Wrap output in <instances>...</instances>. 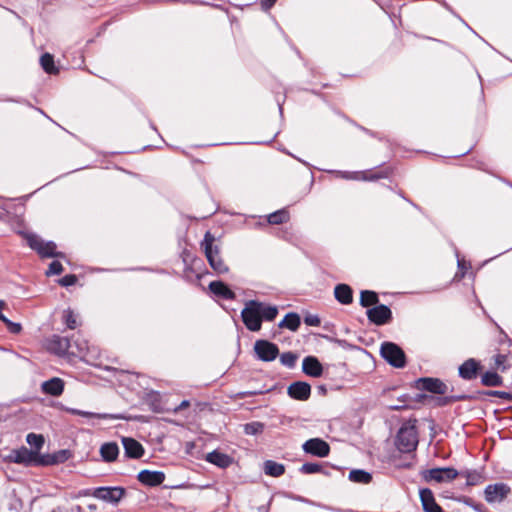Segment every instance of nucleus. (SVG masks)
<instances>
[{
	"mask_svg": "<svg viewBox=\"0 0 512 512\" xmlns=\"http://www.w3.org/2000/svg\"><path fill=\"white\" fill-rule=\"evenodd\" d=\"M278 314V308L264 302L249 300L241 312L244 325L250 331L256 332L261 329L262 321H273Z\"/></svg>",
	"mask_w": 512,
	"mask_h": 512,
	"instance_id": "obj_1",
	"label": "nucleus"
},
{
	"mask_svg": "<svg viewBox=\"0 0 512 512\" xmlns=\"http://www.w3.org/2000/svg\"><path fill=\"white\" fill-rule=\"evenodd\" d=\"M214 241V236L210 232H206L202 242L205 256L213 270L217 273H226L228 271V267L220 257L218 248L213 245Z\"/></svg>",
	"mask_w": 512,
	"mask_h": 512,
	"instance_id": "obj_2",
	"label": "nucleus"
},
{
	"mask_svg": "<svg viewBox=\"0 0 512 512\" xmlns=\"http://www.w3.org/2000/svg\"><path fill=\"white\" fill-rule=\"evenodd\" d=\"M418 445V435L416 427L413 424H405L398 431L396 446L399 451L404 453L412 452Z\"/></svg>",
	"mask_w": 512,
	"mask_h": 512,
	"instance_id": "obj_3",
	"label": "nucleus"
},
{
	"mask_svg": "<svg viewBox=\"0 0 512 512\" xmlns=\"http://www.w3.org/2000/svg\"><path fill=\"white\" fill-rule=\"evenodd\" d=\"M458 471L451 467L424 470L421 475L426 482L448 483L458 476Z\"/></svg>",
	"mask_w": 512,
	"mask_h": 512,
	"instance_id": "obj_4",
	"label": "nucleus"
},
{
	"mask_svg": "<svg viewBox=\"0 0 512 512\" xmlns=\"http://www.w3.org/2000/svg\"><path fill=\"white\" fill-rule=\"evenodd\" d=\"M28 245L36 250L42 257H62L61 253L56 252L55 243L48 241L44 242L41 238L34 234H26L25 236Z\"/></svg>",
	"mask_w": 512,
	"mask_h": 512,
	"instance_id": "obj_5",
	"label": "nucleus"
},
{
	"mask_svg": "<svg viewBox=\"0 0 512 512\" xmlns=\"http://www.w3.org/2000/svg\"><path fill=\"white\" fill-rule=\"evenodd\" d=\"M381 355L389 364L396 368H402L405 365V354L402 349L394 343H383L381 346Z\"/></svg>",
	"mask_w": 512,
	"mask_h": 512,
	"instance_id": "obj_6",
	"label": "nucleus"
},
{
	"mask_svg": "<svg viewBox=\"0 0 512 512\" xmlns=\"http://www.w3.org/2000/svg\"><path fill=\"white\" fill-rule=\"evenodd\" d=\"M92 495L104 502L117 504L124 496V489L121 487H99L93 491Z\"/></svg>",
	"mask_w": 512,
	"mask_h": 512,
	"instance_id": "obj_7",
	"label": "nucleus"
},
{
	"mask_svg": "<svg viewBox=\"0 0 512 512\" xmlns=\"http://www.w3.org/2000/svg\"><path fill=\"white\" fill-rule=\"evenodd\" d=\"M254 350L262 361H272L276 359L279 354L278 347L266 340H258L254 344Z\"/></svg>",
	"mask_w": 512,
	"mask_h": 512,
	"instance_id": "obj_8",
	"label": "nucleus"
},
{
	"mask_svg": "<svg viewBox=\"0 0 512 512\" xmlns=\"http://www.w3.org/2000/svg\"><path fill=\"white\" fill-rule=\"evenodd\" d=\"M302 448L306 453L320 458L328 456L330 452L329 444L320 438H312L307 440L303 444Z\"/></svg>",
	"mask_w": 512,
	"mask_h": 512,
	"instance_id": "obj_9",
	"label": "nucleus"
},
{
	"mask_svg": "<svg viewBox=\"0 0 512 512\" xmlns=\"http://www.w3.org/2000/svg\"><path fill=\"white\" fill-rule=\"evenodd\" d=\"M41 456L37 451L29 450L26 447H22L16 450L13 454V460L15 463L30 465H40Z\"/></svg>",
	"mask_w": 512,
	"mask_h": 512,
	"instance_id": "obj_10",
	"label": "nucleus"
},
{
	"mask_svg": "<svg viewBox=\"0 0 512 512\" xmlns=\"http://www.w3.org/2000/svg\"><path fill=\"white\" fill-rule=\"evenodd\" d=\"M510 492V488L504 483L489 485L485 489V499L489 503L503 501Z\"/></svg>",
	"mask_w": 512,
	"mask_h": 512,
	"instance_id": "obj_11",
	"label": "nucleus"
},
{
	"mask_svg": "<svg viewBox=\"0 0 512 512\" xmlns=\"http://www.w3.org/2000/svg\"><path fill=\"white\" fill-rule=\"evenodd\" d=\"M368 319L376 325H383L391 318V310L386 305H377L367 311Z\"/></svg>",
	"mask_w": 512,
	"mask_h": 512,
	"instance_id": "obj_12",
	"label": "nucleus"
},
{
	"mask_svg": "<svg viewBox=\"0 0 512 512\" xmlns=\"http://www.w3.org/2000/svg\"><path fill=\"white\" fill-rule=\"evenodd\" d=\"M45 347L50 352L63 355L68 351L70 342L68 338L53 335L45 341Z\"/></svg>",
	"mask_w": 512,
	"mask_h": 512,
	"instance_id": "obj_13",
	"label": "nucleus"
},
{
	"mask_svg": "<svg viewBox=\"0 0 512 512\" xmlns=\"http://www.w3.org/2000/svg\"><path fill=\"white\" fill-rule=\"evenodd\" d=\"M288 395L296 400L304 401L310 397L311 386L303 381H297L288 386Z\"/></svg>",
	"mask_w": 512,
	"mask_h": 512,
	"instance_id": "obj_14",
	"label": "nucleus"
},
{
	"mask_svg": "<svg viewBox=\"0 0 512 512\" xmlns=\"http://www.w3.org/2000/svg\"><path fill=\"white\" fill-rule=\"evenodd\" d=\"M417 388L427 390L436 394H445L447 386L439 379L421 378L417 381Z\"/></svg>",
	"mask_w": 512,
	"mask_h": 512,
	"instance_id": "obj_15",
	"label": "nucleus"
},
{
	"mask_svg": "<svg viewBox=\"0 0 512 512\" xmlns=\"http://www.w3.org/2000/svg\"><path fill=\"white\" fill-rule=\"evenodd\" d=\"M303 372L313 378H319L323 374V366L314 356H307L302 362Z\"/></svg>",
	"mask_w": 512,
	"mask_h": 512,
	"instance_id": "obj_16",
	"label": "nucleus"
},
{
	"mask_svg": "<svg viewBox=\"0 0 512 512\" xmlns=\"http://www.w3.org/2000/svg\"><path fill=\"white\" fill-rule=\"evenodd\" d=\"M72 456L71 452L67 449L59 450L52 454H45L41 456L40 465L48 466L64 463Z\"/></svg>",
	"mask_w": 512,
	"mask_h": 512,
	"instance_id": "obj_17",
	"label": "nucleus"
},
{
	"mask_svg": "<svg viewBox=\"0 0 512 512\" xmlns=\"http://www.w3.org/2000/svg\"><path fill=\"white\" fill-rule=\"evenodd\" d=\"M165 479V475L160 471L143 470L138 474V480L149 486L160 485Z\"/></svg>",
	"mask_w": 512,
	"mask_h": 512,
	"instance_id": "obj_18",
	"label": "nucleus"
},
{
	"mask_svg": "<svg viewBox=\"0 0 512 512\" xmlns=\"http://www.w3.org/2000/svg\"><path fill=\"white\" fill-rule=\"evenodd\" d=\"M420 499L425 512H442L441 507L436 503L433 493L429 489L420 491Z\"/></svg>",
	"mask_w": 512,
	"mask_h": 512,
	"instance_id": "obj_19",
	"label": "nucleus"
},
{
	"mask_svg": "<svg viewBox=\"0 0 512 512\" xmlns=\"http://www.w3.org/2000/svg\"><path fill=\"white\" fill-rule=\"evenodd\" d=\"M42 391L52 396H60L64 390V381L58 377H54L45 381L41 385Z\"/></svg>",
	"mask_w": 512,
	"mask_h": 512,
	"instance_id": "obj_20",
	"label": "nucleus"
},
{
	"mask_svg": "<svg viewBox=\"0 0 512 512\" xmlns=\"http://www.w3.org/2000/svg\"><path fill=\"white\" fill-rule=\"evenodd\" d=\"M122 443L127 456L132 458H139L142 456L144 450L142 445L138 441L132 438L124 437L122 439Z\"/></svg>",
	"mask_w": 512,
	"mask_h": 512,
	"instance_id": "obj_21",
	"label": "nucleus"
},
{
	"mask_svg": "<svg viewBox=\"0 0 512 512\" xmlns=\"http://www.w3.org/2000/svg\"><path fill=\"white\" fill-rule=\"evenodd\" d=\"M479 368V363L475 359L466 360L459 367V375L466 380H470L476 377Z\"/></svg>",
	"mask_w": 512,
	"mask_h": 512,
	"instance_id": "obj_22",
	"label": "nucleus"
},
{
	"mask_svg": "<svg viewBox=\"0 0 512 512\" xmlns=\"http://www.w3.org/2000/svg\"><path fill=\"white\" fill-rule=\"evenodd\" d=\"M334 295L341 304L348 305L353 301L352 289L346 284H338L334 289Z\"/></svg>",
	"mask_w": 512,
	"mask_h": 512,
	"instance_id": "obj_23",
	"label": "nucleus"
},
{
	"mask_svg": "<svg viewBox=\"0 0 512 512\" xmlns=\"http://www.w3.org/2000/svg\"><path fill=\"white\" fill-rule=\"evenodd\" d=\"M208 462L220 467V468H226L231 465L232 458L229 457L227 454L213 451L206 455L205 458Z\"/></svg>",
	"mask_w": 512,
	"mask_h": 512,
	"instance_id": "obj_24",
	"label": "nucleus"
},
{
	"mask_svg": "<svg viewBox=\"0 0 512 512\" xmlns=\"http://www.w3.org/2000/svg\"><path fill=\"white\" fill-rule=\"evenodd\" d=\"M212 293L224 299H234L235 293L223 282L213 281L209 284Z\"/></svg>",
	"mask_w": 512,
	"mask_h": 512,
	"instance_id": "obj_25",
	"label": "nucleus"
},
{
	"mask_svg": "<svg viewBox=\"0 0 512 512\" xmlns=\"http://www.w3.org/2000/svg\"><path fill=\"white\" fill-rule=\"evenodd\" d=\"M263 470L266 475L272 477H279L284 474L285 467L283 464L277 463L272 460H267L264 462Z\"/></svg>",
	"mask_w": 512,
	"mask_h": 512,
	"instance_id": "obj_26",
	"label": "nucleus"
},
{
	"mask_svg": "<svg viewBox=\"0 0 512 512\" xmlns=\"http://www.w3.org/2000/svg\"><path fill=\"white\" fill-rule=\"evenodd\" d=\"M100 453L105 461H114L119 453V448L115 443H106L101 446Z\"/></svg>",
	"mask_w": 512,
	"mask_h": 512,
	"instance_id": "obj_27",
	"label": "nucleus"
},
{
	"mask_svg": "<svg viewBox=\"0 0 512 512\" xmlns=\"http://www.w3.org/2000/svg\"><path fill=\"white\" fill-rule=\"evenodd\" d=\"M278 326L280 328H287L291 331H296L300 326V317L296 313H288Z\"/></svg>",
	"mask_w": 512,
	"mask_h": 512,
	"instance_id": "obj_28",
	"label": "nucleus"
},
{
	"mask_svg": "<svg viewBox=\"0 0 512 512\" xmlns=\"http://www.w3.org/2000/svg\"><path fill=\"white\" fill-rule=\"evenodd\" d=\"M66 411L71 414H74V415H79V416L88 417V418H98V419H117L118 418L117 416L110 415V414L93 413V412L82 411V410H78V409H74V408H67Z\"/></svg>",
	"mask_w": 512,
	"mask_h": 512,
	"instance_id": "obj_29",
	"label": "nucleus"
},
{
	"mask_svg": "<svg viewBox=\"0 0 512 512\" xmlns=\"http://www.w3.org/2000/svg\"><path fill=\"white\" fill-rule=\"evenodd\" d=\"M378 303V295L374 291L364 290L360 294V304L369 307Z\"/></svg>",
	"mask_w": 512,
	"mask_h": 512,
	"instance_id": "obj_30",
	"label": "nucleus"
},
{
	"mask_svg": "<svg viewBox=\"0 0 512 512\" xmlns=\"http://www.w3.org/2000/svg\"><path fill=\"white\" fill-rule=\"evenodd\" d=\"M40 63L45 72L52 74L57 72V68L54 65L53 56L49 53H45L40 58Z\"/></svg>",
	"mask_w": 512,
	"mask_h": 512,
	"instance_id": "obj_31",
	"label": "nucleus"
},
{
	"mask_svg": "<svg viewBox=\"0 0 512 512\" xmlns=\"http://www.w3.org/2000/svg\"><path fill=\"white\" fill-rule=\"evenodd\" d=\"M482 383L491 387L500 386L502 378L495 372H486L482 375Z\"/></svg>",
	"mask_w": 512,
	"mask_h": 512,
	"instance_id": "obj_32",
	"label": "nucleus"
},
{
	"mask_svg": "<svg viewBox=\"0 0 512 512\" xmlns=\"http://www.w3.org/2000/svg\"><path fill=\"white\" fill-rule=\"evenodd\" d=\"M349 479L353 482L369 483L371 480V475L364 470H352L349 473Z\"/></svg>",
	"mask_w": 512,
	"mask_h": 512,
	"instance_id": "obj_33",
	"label": "nucleus"
},
{
	"mask_svg": "<svg viewBox=\"0 0 512 512\" xmlns=\"http://www.w3.org/2000/svg\"><path fill=\"white\" fill-rule=\"evenodd\" d=\"M289 219V214L286 210H278L274 213H271L268 216V222L270 224H281L286 222Z\"/></svg>",
	"mask_w": 512,
	"mask_h": 512,
	"instance_id": "obj_34",
	"label": "nucleus"
},
{
	"mask_svg": "<svg viewBox=\"0 0 512 512\" xmlns=\"http://www.w3.org/2000/svg\"><path fill=\"white\" fill-rule=\"evenodd\" d=\"M63 319L67 327L70 329H75L78 326L77 317L70 309L64 311Z\"/></svg>",
	"mask_w": 512,
	"mask_h": 512,
	"instance_id": "obj_35",
	"label": "nucleus"
},
{
	"mask_svg": "<svg viewBox=\"0 0 512 512\" xmlns=\"http://www.w3.org/2000/svg\"><path fill=\"white\" fill-rule=\"evenodd\" d=\"M27 442L29 445L33 446L36 448L35 451L38 452V450L43 446L44 444V438L42 435H37V434H34V433H30L27 435V438H26Z\"/></svg>",
	"mask_w": 512,
	"mask_h": 512,
	"instance_id": "obj_36",
	"label": "nucleus"
},
{
	"mask_svg": "<svg viewBox=\"0 0 512 512\" xmlns=\"http://www.w3.org/2000/svg\"><path fill=\"white\" fill-rule=\"evenodd\" d=\"M297 360V355L292 352H285L280 356V362L286 367L292 368Z\"/></svg>",
	"mask_w": 512,
	"mask_h": 512,
	"instance_id": "obj_37",
	"label": "nucleus"
},
{
	"mask_svg": "<svg viewBox=\"0 0 512 512\" xmlns=\"http://www.w3.org/2000/svg\"><path fill=\"white\" fill-rule=\"evenodd\" d=\"M263 430V424L259 422H253L244 426V431L248 435H256Z\"/></svg>",
	"mask_w": 512,
	"mask_h": 512,
	"instance_id": "obj_38",
	"label": "nucleus"
},
{
	"mask_svg": "<svg viewBox=\"0 0 512 512\" xmlns=\"http://www.w3.org/2000/svg\"><path fill=\"white\" fill-rule=\"evenodd\" d=\"M321 469L320 465L316 463H305L301 466V472L305 474H313L319 472Z\"/></svg>",
	"mask_w": 512,
	"mask_h": 512,
	"instance_id": "obj_39",
	"label": "nucleus"
},
{
	"mask_svg": "<svg viewBox=\"0 0 512 512\" xmlns=\"http://www.w3.org/2000/svg\"><path fill=\"white\" fill-rule=\"evenodd\" d=\"M62 271H63L62 264L59 261H53L50 263L46 274L47 275H58Z\"/></svg>",
	"mask_w": 512,
	"mask_h": 512,
	"instance_id": "obj_40",
	"label": "nucleus"
},
{
	"mask_svg": "<svg viewBox=\"0 0 512 512\" xmlns=\"http://www.w3.org/2000/svg\"><path fill=\"white\" fill-rule=\"evenodd\" d=\"M11 333L17 334L21 331L22 327L19 323H14L9 319L5 318L3 321Z\"/></svg>",
	"mask_w": 512,
	"mask_h": 512,
	"instance_id": "obj_41",
	"label": "nucleus"
},
{
	"mask_svg": "<svg viewBox=\"0 0 512 512\" xmlns=\"http://www.w3.org/2000/svg\"><path fill=\"white\" fill-rule=\"evenodd\" d=\"M77 281V278L75 275H66L64 276L62 279H60L59 283L62 285V286H71V285H74Z\"/></svg>",
	"mask_w": 512,
	"mask_h": 512,
	"instance_id": "obj_42",
	"label": "nucleus"
},
{
	"mask_svg": "<svg viewBox=\"0 0 512 512\" xmlns=\"http://www.w3.org/2000/svg\"><path fill=\"white\" fill-rule=\"evenodd\" d=\"M505 362H506L505 355L498 354L494 357V364L497 369H501L502 371H504L506 369V367L504 366Z\"/></svg>",
	"mask_w": 512,
	"mask_h": 512,
	"instance_id": "obj_43",
	"label": "nucleus"
},
{
	"mask_svg": "<svg viewBox=\"0 0 512 512\" xmlns=\"http://www.w3.org/2000/svg\"><path fill=\"white\" fill-rule=\"evenodd\" d=\"M304 321L309 326H319L320 325V319L316 315L307 316Z\"/></svg>",
	"mask_w": 512,
	"mask_h": 512,
	"instance_id": "obj_44",
	"label": "nucleus"
},
{
	"mask_svg": "<svg viewBox=\"0 0 512 512\" xmlns=\"http://www.w3.org/2000/svg\"><path fill=\"white\" fill-rule=\"evenodd\" d=\"M480 481V475L477 473L469 474L467 477V483L469 485H475Z\"/></svg>",
	"mask_w": 512,
	"mask_h": 512,
	"instance_id": "obj_45",
	"label": "nucleus"
},
{
	"mask_svg": "<svg viewBox=\"0 0 512 512\" xmlns=\"http://www.w3.org/2000/svg\"><path fill=\"white\" fill-rule=\"evenodd\" d=\"M189 405H190L189 401L184 400V401H182V402L180 403V405H179L178 407H176V408L174 409V411H175V412H178V411H180V410H182V409H185V408L189 407Z\"/></svg>",
	"mask_w": 512,
	"mask_h": 512,
	"instance_id": "obj_46",
	"label": "nucleus"
},
{
	"mask_svg": "<svg viewBox=\"0 0 512 512\" xmlns=\"http://www.w3.org/2000/svg\"><path fill=\"white\" fill-rule=\"evenodd\" d=\"M276 0H262V6L265 8V9H268L270 8L271 6H273V4L275 3Z\"/></svg>",
	"mask_w": 512,
	"mask_h": 512,
	"instance_id": "obj_47",
	"label": "nucleus"
},
{
	"mask_svg": "<svg viewBox=\"0 0 512 512\" xmlns=\"http://www.w3.org/2000/svg\"><path fill=\"white\" fill-rule=\"evenodd\" d=\"M6 307V303L3 301V300H0V320L3 322L4 319L6 318L3 314H2V310Z\"/></svg>",
	"mask_w": 512,
	"mask_h": 512,
	"instance_id": "obj_48",
	"label": "nucleus"
},
{
	"mask_svg": "<svg viewBox=\"0 0 512 512\" xmlns=\"http://www.w3.org/2000/svg\"><path fill=\"white\" fill-rule=\"evenodd\" d=\"M493 394L499 397H505L507 395L505 392H494Z\"/></svg>",
	"mask_w": 512,
	"mask_h": 512,
	"instance_id": "obj_49",
	"label": "nucleus"
}]
</instances>
